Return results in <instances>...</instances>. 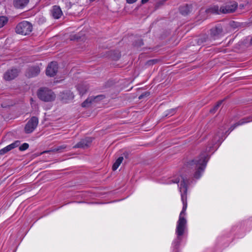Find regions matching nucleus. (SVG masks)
<instances>
[{
    "instance_id": "1",
    "label": "nucleus",
    "mask_w": 252,
    "mask_h": 252,
    "mask_svg": "<svg viewBox=\"0 0 252 252\" xmlns=\"http://www.w3.org/2000/svg\"><path fill=\"white\" fill-rule=\"evenodd\" d=\"M173 183H180L178 186L181 192V200L183 203V208L180 213L175 230L177 238L173 242V247L175 249H177L182 240L183 236L187 231V220L186 218L187 215L186 212L188 206L187 192L188 179L186 176L182 175L180 179L178 181L176 180Z\"/></svg>"
},
{
    "instance_id": "2",
    "label": "nucleus",
    "mask_w": 252,
    "mask_h": 252,
    "mask_svg": "<svg viewBox=\"0 0 252 252\" xmlns=\"http://www.w3.org/2000/svg\"><path fill=\"white\" fill-rule=\"evenodd\" d=\"M208 160V155L206 152L201 153L199 157L188 162L186 165L190 170H195L194 177L198 179L202 175Z\"/></svg>"
},
{
    "instance_id": "3",
    "label": "nucleus",
    "mask_w": 252,
    "mask_h": 252,
    "mask_svg": "<svg viewBox=\"0 0 252 252\" xmlns=\"http://www.w3.org/2000/svg\"><path fill=\"white\" fill-rule=\"evenodd\" d=\"M38 98L45 102L52 101L55 99L56 95L49 89L41 88L37 92Z\"/></svg>"
},
{
    "instance_id": "4",
    "label": "nucleus",
    "mask_w": 252,
    "mask_h": 252,
    "mask_svg": "<svg viewBox=\"0 0 252 252\" xmlns=\"http://www.w3.org/2000/svg\"><path fill=\"white\" fill-rule=\"evenodd\" d=\"M32 24L27 21H22L19 23L16 28V32L22 35H27L32 31Z\"/></svg>"
},
{
    "instance_id": "5",
    "label": "nucleus",
    "mask_w": 252,
    "mask_h": 252,
    "mask_svg": "<svg viewBox=\"0 0 252 252\" xmlns=\"http://www.w3.org/2000/svg\"><path fill=\"white\" fill-rule=\"evenodd\" d=\"M38 124V120L36 117H32L27 123L25 130L26 133H30L32 132L37 127Z\"/></svg>"
},
{
    "instance_id": "6",
    "label": "nucleus",
    "mask_w": 252,
    "mask_h": 252,
    "mask_svg": "<svg viewBox=\"0 0 252 252\" xmlns=\"http://www.w3.org/2000/svg\"><path fill=\"white\" fill-rule=\"evenodd\" d=\"M237 7V3L235 1H232L220 7V11L221 13L223 14L232 13L235 11Z\"/></svg>"
},
{
    "instance_id": "7",
    "label": "nucleus",
    "mask_w": 252,
    "mask_h": 252,
    "mask_svg": "<svg viewBox=\"0 0 252 252\" xmlns=\"http://www.w3.org/2000/svg\"><path fill=\"white\" fill-rule=\"evenodd\" d=\"M58 64L55 62H51L47 66L46 74L47 76L52 77L55 75L58 71Z\"/></svg>"
},
{
    "instance_id": "8",
    "label": "nucleus",
    "mask_w": 252,
    "mask_h": 252,
    "mask_svg": "<svg viewBox=\"0 0 252 252\" xmlns=\"http://www.w3.org/2000/svg\"><path fill=\"white\" fill-rule=\"evenodd\" d=\"M19 73V71L16 68L7 70L4 74L3 78L5 80L10 81L15 78Z\"/></svg>"
},
{
    "instance_id": "9",
    "label": "nucleus",
    "mask_w": 252,
    "mask_h": 252,
    "mask_svg": "<svg viewBox=\"0 0 252 252\" xmlns=\"http://www.w3.org/2000/svg\"><path fill=\"white\" fill-rule=\"evenodd\" d=\"M104 98V96L102 95H97L95 97H89L82 103V106L83 107H89L92 103L96 102L99 100L102 99Z\"/></svg>"
},
{
    "instance_id": "10",
    "label": "nucleus",
    "mask_w": 252,
    "mask_h": 252,
    "mask_svg": "<svg viewBox=\"0 0 252 252\" xmlns=\"http://www.w3.org/2000/svg\"><path fill=\"white\" fill-rule=\"evenodd\" d=\"M61 100L63 103H68L74 98V95L70 91H65L60 94Z\"/></svg>"
},
{
    "instance_id": "11",
    "label": "nucleus",
    "mask_w": 252,
    "mask_h": 252,
    "mask_svg": "<svg viewBox=\"0 0 252 252\" xmlns=\"http://www.w3.org/2000/svg\"><path fill=\"white\" fill-rule=\"evenodd\" d=\"M40 71L38 65L30 67L27 70L26 75L28 77H33L37 75Z\"/></svg>"
},
{
    "instance_id": "12",
    "label": "nucleus",
    "mask_w": 252,
    "mask_h": 252,
    "mask_svg": "<svg viewBox=\"0 0 252 252\" xmlns=\"http://www.w3.org/2000/svg\"><path fill=\"white\" fill-rule=\"evenodd\" d=\"M92 140L91 138H87L81 140L77 144L73 146V148H85L89 146Z\"/></svg>"
},
{
    "instance_id": "13",
    "label": "nucleus",
    "mask_w": 252,
    "mask_h": 252,
    "mask_svg": "<svg viewBox=\"0 0 252 252\" xmlns=\"http://www.w3.org/2000/svg\"><path fill=\"white\" fill-rule=\"evenodd\" d=\"M52 16L55 19H59L63 15V12L60 7L58 5H54L51 10Z\"/></svg>"
},
{
    "instance_id": "14",
    "label": "nucleus",
    "mask_w": 252,
    "mask_h": 252,
    "mask_svg": "<svg viewBox=\"0 0 252 252\" xmlns=\"http://www.w3.org/2000/svg\"><path fill=\"white\" fill-rule=\"evenodd\" d=\"M20 145V142L19 141H15L12 144L7 146L4 148L0 150V155H4L11 150L18 147Z\"/></svg>"
},
{
    "instance_id": "15",
    "label": "nucleus",
    "mask_w": 252,
    "mask_h": 252,
    "mask_svg": "<svg viewBox=\"0 0 252 252\" xmlns=\"http://www.w3.org/2000/svg\"><path fill=\"white\" fill-rule=\"evenodd\" d=\"M210 31L211 36L215 39L221 34L222 30L221 27L216 26L211 29Z\"/></svg>"
},
{
    "instance_id": "16",
    "label": "nucleus",
    "mask_w": 252,
    "mask_h": 252,
    "mask_svg": "<svg viewBox=\"0 0 252 252\" xmlns=\"http://www.w3.org/2000/svg\"><path fill=\"white\" fill-rule=\"evenodd\" d=\"M29 2V0H14L13 4L16 8H23Z\"/></svg>"
},
{
    "instance_id": "17",
    "label": "nucleus",
    "mask_w": 252,
    "mask_h": 252,
    "mask_svg": "<svg viewBox=\"0 0 252 252\" xmlns=\"http://www.w3.org/2000/svg\"><path fill=\"white\" fill-rule=\"evenodd\" d=\"M88 89V86L86 83H81L77 86V90L80 95H83Z\"/></svg>"
},
{
    "instance_id": "18",
    "label": "nucleus",
    "mask_w": 252,
    "mask_h": 252,
    "mask_svg": "<svg viewBox=\"0 0 252 252\" xmlns=\"http://www.w3.org/2000/svg\"><path fill=\"white\" fill-rule=\"evenodd\" d=\"M206 12L208 13H211L217 14L222 13L221 11H220V7L219 8L218 5H214L209 7L206 10Z\"/></svg>"
},
{
    "instance_id": "19",
    "label": "nucleus",
    "mask_w": 252,
    "mask_h": 252,
    "mask_svg": "<svg viewBox=\"0 0 252 252\" xmlns=\"http://www.w3.org/2000/svg\"><path fill=\"white\" fill-rule=\"evenodd\" d=\"M180 12L183 15H187L191 11V6L185 5L181 6L180 8Z\"/></svg>"
},
{
    "instance_id": "20",
    "label": "nucleus",
    "mask_w": 252,
    "mask_h": 252,
    "mask_svg": "<svg viewBox=\"0 0 252 252\" xmlns=\"http://www.w3.org/2000/svg\"><path fill=\"white\" fill-rule=\"evenodd\" d=\"M252 121V119L251 118H244L241 120H240L238 123H235L232 127H233L231 130H232L235 127L238 126H240L243 125L244 124L247 123L249 122Z\"/></svg>"
},
{
    "instance_id": "21",
    "label": "nucleus",
    "mask_w": 252,
    "mask_h": 252,
    "mask_svg": "<svg viewBox=\"0 0 252 252\" xmlns=\"http://www.w3.org/2000/svg\"><path fill=\"white\" fill-rule=\"evenodd\" d=\"M123 157H119L115 162V163L113 164L112 166V169L113 170L115 171L118 169L119 166L120 165L121 163L122 162L123 160Z\"/></svg>"
},
{
    "instance_id": "22",
    "label": "nucleus",
    "mask_w": 252,
    "mask_h": 252,
    "mask_svg": "<svg viewBox=\"0 0 252 252\" xmlns=\"http://www.w3.org/2000/svg\"><path fill=\"white\" fill-rule=\"evenodd\" d=\"M7 22V19L5 16L0 17V28L2 27Z\"/></svg>"
},
{
    "instance_id": "23",
    "label": "nucleus",
    "mask_w": 252,
    "mask_h": 252,
    "mask_svg": "<svg viewBox=\"0 0 252 252\" xmlns=\"http://www.w3.org/2000/svg\"><path fill=\"white\" fill-rule=\"evenodd\" d=\"M222 100L219 101L217 104L214 107V108L210 110V112L211 113H215L218 108L220 107L221 104L222 103Z\"/></svg>"
},
{
    "instance_id": "24",
    "label": "nucleus",
    "mask_w": 252,
    "mask_h": 252,
    "mask_svg": "<svg viewBox=\"0 0 252 252\" xmlns=\"http://www.w3.org/2000/svg\"><path fill=\"white\" fill-rule=\"evenodd\" d=\"M66 148V146L63 145H62V146L58 147L57 148H55V149H53L52 151H54V152H61L62 150Z\"/></svg>"
},
{
    "instance_id": "25",
    "label": "nucleus",
    "mask_w": 252,
    "mask_h": 252,
    "mask_svg": "<svg viewBox=\"0 0 252 252\" xmlns=\"http://www.w3.org/2000/svg\"><path fill=\"white\" fill-rule=\"evenodd\" d=\"M29 146L28 143H25L20 146L19 150L21 151H25L29 148Z\"/></svg>"
},
{
    "instance_id": "26",
    "label": "nucleus",
    "mask_w": 252,
    "mask_h": 252,
    "mask_svg": "<svg viewBox=\"0 0 252 252\" xmlns=\"http://www.w3.org/2000/svg\"><path fill=\"white\" fill-rule=\"evenodd\" d=\"M175 110L174 109H170L167 111V113L165 114V116H171L174 115Z\"/></svg>"
},
{
    "instance_id": "27",
    "label": "nucleus",
    "mask_w": 252,
    "mask_h": 252,
    "mask_svg": "<svg viewBox=\"0 0 252 252\" xmlns=\"http://www.w3.org/2000/svg\"><path fill=\"white\" fill-rule=\"evenodd\" d=\"M223 132H222L221 133H219V134L218 135H217L216 137H215V141H219V139H220V134H221Z\"/></svg>"
},
{
    "instance_id": "28",
    "label": "nucleus",
    "mask_w": 252,
    "mask_h": 252,
    "mask_svg": "<svg viewBox=\"0 0 252 252\" xmlns=\"http://www.w3.org/2000/svg\"><path fill=\"white\" fill-rule=\"evenodd\" d=\"M137 0H126V1L128 3H133L136 2Z\"/></svg>"
},
{
    "instance_id": "29",
    "label": "nucleus",
    "mask_w": 252,
    "mask_h": 252,
    "mask_svg": "<svg viewBox=\"0 0 252 252\" xmlns=\"http://www.w3.org/2000/svg\"><path fill=\"white\" fill-rule=\"evenodd\" d=\"M149 0H141V2L144 4L146 3Z\"/></svg>"
},
{
    "instance_id": "30",
    "label": "nucleus",
    "mask_w": 252,
    "mask_h": 252,
    "mask_svg": "<svg viewBox=\"0 0 252 252\" xmlns=\"http://www.w3.org/2000/svg\"><path fill=\"white\" fill-rule=\"evenodd\" d=\"M49 152V151H44V152H43V153H48V152Z\"/></svg>"
},
{
    "instance_id": "31",
    "label": "nucleus",
    "mask_w": 252,
    "mask_h": 252,
    "mask_svg": "<svg viewBox=\"0 0 252 252\" xmlns=\"http://www.w3.org/2000/svg\"><path fill=\"white\" fill-rule=\"evenodd\" d=\"M142 95H140V96L139 97V98L140 99V98H142Z\"/></svg>"
},
{
    "instance_id": "32",
    "label": "nucleus",
    "mask_w": 252,
    "mask_h": 252,
    "mask_svg": "<svg viewBox=\"0 0 252 252\" xmlns=\"http://www.w3.org/2000/svg\"><path fill=\"white\" fill-rule=\"evenodd\" d=\"M211 149V147H210L209 149L208 150V151H210Z\"/></svg>"
}]
</instances>
